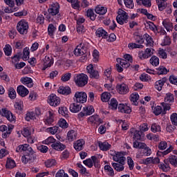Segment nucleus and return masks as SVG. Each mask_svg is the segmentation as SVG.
<instances>
[{
    "mask_svg": "<svg viewBox=\"0 0 177 177\" xmlns=\"http://www.w3.org/2000/svg\"><path fill=\"white\" fill-rule=\"evenodd\" d=\"M151 131L153 133H156L157 132H161V126H160L157 123H153L151 126Z\"/></svg>",
    "mask_w": 177,
    "mask_h": 177,
    "instance_id": "obj_46",
    "label": "nucleus"
},
{
    "mask_svg": "<svg viewBox=\"0 0 177 177\" xmlns=\"http://www.w3.org/2000/svg\"><path fill=\"white\" fill-rule=\"evenodd\" d=\"M6 56H12V46L10 44H6L3 48Z\"/></svg>",
    "mask_w": 177,
    "mask_h": 177,
    "instance_id": "obj_56",
    "label": "nucleus"
},
{
    "mask_svg": "<svg viewBox=\"0 0 177 177\" xmlns=\"http://www.w3.org/2000/svg\"><path fill=\"white\" fill-rule=\"evenodd\" d=\"M110 108L111 110H117L118 108V101H117V99L112 98L111 100L110 104H109Z\"/></svg>",
    "mask_w": 177,
    "mask_h": 177,
    "instance_id": "obj_43",
    "label": "nucleus"
},
{
    "mask_svg": "<svg viewBox=\"0 0 177 177\" xmlns=\"http://www.w3.org/2000/svg\"><path fill=\"white\" fill-rule=\"evenodd\" d=\"M17 92L19 96H21V97H26L28 93H30V91H28V89L26 88L23 85H19L17 88Z\"/></svg>",
    "mask_w": 177,
    "mask_h": 177,
    "instance_id": "obj_20",
    "label": "nucleus"
},
{
    "mask_svg": "<svg viewBox=\"0 0 177 177\" xmlns=\"http://www.w3.org/2000/svg\"><path fill=\"white\" fill-rule=\"evenodd\" d=\"M30 57V48L25 47L23 50V60L26 61L27 59Z\"/></svg>",
    "mask_w": 177,
    "mask_h": 177,
    "instance_id": "obj_58",
    "label": "nucleus"
},
{
    "mask_svg": "<svg viewBox=\"0 0 177 177\" xmlns=\"http://www.w3.org/2000/svg\"><path fill=\"white\" fill-rule=\"evenodd\" d=\"M55 142H56V139H55L53 136H50L47 139L43 141V143L44 145H53Z\"/></svg>",
    "mask_w": 177,
    "mask_h": 177,
    "instance_id": "obj_63",
    "label": "nucleus"
},
{
    "mask_svg": "<svg viewBox=\"0 0 177 177\" xmlns=\"http://www.w3.org/2000/svg\"><path fill=\"white\" fill-rule=\"evenodd\" d=\"M58 112L59 114H62L63 117H65V118H68L70 117V115H68L70 112H68V109H67V107L66 106L60 107Z\"/></svg>",
    "mask_w": 177,
    "mask_h": 177,
    "instance_id": "obj_35",
    "label": "nucleus"
},
{
    "mask_svg": "<svg viewBox=\"0 0 177 177\" xmlns=\"http://www.w3.org/2000/svg\"><path fill=\"white\" fill-rule=\"evenodd\" d=\"M142 153L144 157H149L151 155V149L146 145L144 148H142Z\"/></svg>",
    "mask_w": 177,
    "mask_h": 177,
    "instance_id": "obj_44",
    "label": "nucleus"
},
{
    "mask_svg": "<svg viewBox=\"0 0 177 177\" xmlns=\"http://www.w3.org/2000/svg\"><path fill=\"white\" fill-rule=\"evenodd\" d=\"M67 138L69 142H73L77 139V131L74 130H71L67 133Z\"/></svg>",
    "mask_w": 177,
    "mask_h": 177,
    "instance_id": "obj_34",
    "label": "nucleus"
},
{
    "mask_svg": "<svg viewBox=\"0 0 177 177\" xmlns=\"http://www.w3.org/2000/svg\"><path fill=\"white\" fill-rule=\"evenodd\" d=\"M52 149L57 151H63L66 147V145L60 142V141H55L54 144L51 145Z\"/></svg>",
    "mask_w": 177,
    "mask_h": 177,
    "instance_id": "obj_22",
    "label": "nucleus"
},
{
    "mask_svg": "<svg viewBox=\"0 0 177 177\" xmlns=\"http://www.w3.org/2000/svg\"><path fill=\"white\" fill-rule=\"evenodd\" d=\"M167 81H168V79L165 77L156 81L154 84L155 89H156V91H158V92L162 91V87L164 86V84L167 82Z\"/></svg>",
    "mask_w": 177,
    "mask_h": 177,
    "instance_id": "obj_15",
    "label": "nucleus"
},
{
    "mask_svg": "<svg viewBox=\"0 0 177 177\" xmlns=\"http://www.w3.org/2000/svg\"><path fill=\"white\" fill-rule=\"evenodd\" d=\"M86 16L88 19H90L91 21H95V20H96V17H97V15L95 14V11H93V9L92 8H89L86 10Z\"/></svg>",
    "mask_w": 177,
    "mask_h": 177,
    "instance_id": "obj_27",
    "label": "nucleus"
},
{
    "mask_svg": "<svg viewBox=\"0 0 177 177\" xmlns=\"http://www.w3.org/2000/svg\"><path fill=\"white\" fill-rule=\"evenodd\" d=\"M74 55L76 56H81L80 58V62L82 63H85L88 60V56H89V53L86 51V48L84 47L82 44H80L74 50Z\"/></svg>",
    "mask_w": 177,
    "mask_h": 177,
    "instance_id": "obj_4",
    "label": "nucleus"
},
{
    "mask_svg": "<svg viewBox=\"0 0 177 177\" xmlns=\"http://www.w3.org/2000/svg\"><path fill=\"white\" fill-rule=\"evenodd\" d=\"M145 39L147 44V46H154V41H153V38L151 37L150 35L145 33L144 34V40Z\"/></svg>",
    "mask_w": 177,
    "mask_h": 177,
    "instance_id": "obj_31",
    "label": "nucleus"
},
{
    "mask_svg": "<svg viewBox=\"0 0 177 177\" xmlns=\"http://www.w3.org/2000/svg\"><path fill=\"white\" fill-rule=\"evenodd\" d=\"M112 167L118 172H121L123 169H125V166H124V165L115 162L112 163Z\"/></svg>",
    "mask_w": 177,
    "mask_h": 177,
    "instance_id": "obj_41",
    "label": "nucleus"
},
{
    "mask_svg": "<svg viewBox=\"0 0 177 177\" xmlns=\"http://www.w3.org/2000/svg\"><path fill=\"white\" fill-rule=\"evenodd\" d=\"M150 63L151 65L154 66L155 67H157V66H158V64H160V59L155 55H153L150 60H149Z\"/></svg>",
    "mask_w": 177,
    "mask_h": 177,
    "instance_id": "obj_49",
    "label": "nucleus"
},
{
    "mask_svg": "<svg viewBox=\"0 0 177 177\" xmlns=\"http://www.w3.org/2000/svg\"><path fill=\"white\" fill-rule=\"evenodd\" d=\"M146 144L145 142H138V140H135V142H133V147L134 149H143L144 147H145Z\"/></svg>",
    "mask_w": 177,
    "mask_h": 177,
    "instance_id": "obj_55",
    "label": "nucleus"
},
{
    "mask_svg": "<svg viewBox=\"0 0 177 177\" xmlns=\"http://www.w3.org/2000/svg\"><path fill=\"white\" fill-rule=\"evenodd\" d=\"M86 71L87 73L89 74L90 78H93L94 80H99V72L95 69L92 64H89L88 66H87Z\"/></svg>",
    "mask_w": 177,
    "mask_h": 177,
    "instance_id": "obj_11",
    "label": "nucleus"
},
{
    "mask_svg": "<svg viewBox=\"0 0 177 177\" xmlns=\"http://www.w3.org/2000/svg\"><path fill=\"white\" fill-rule=\"evenodd\" d=\"M54 60L53 57L52 56H48L46 55L44 60V64H46L47 66H49L50 64V67L53 66Z\"/></svg>",
    "mask_w": 177,
    "mask_h": 177,
    "instance_id": "obj_48",
    "label": "nucleus"
},
{
    "mask_svg": "<svg viewBox=\"0 0 177 177\" xmlns=\"http://www.w3.org/2000/svg\"><path fill=\"white\" fill-rule=\"evenodd\" d=\"M26 121H30V120H37V116L34 111L28 112L26 113V116L25 117Z\"/></svg>",
    "mask_w": 177,
    "mask_h": 177,
    "instance_id": "obj_52",
    "label": "nucleus"
},
{
    "mask_svg": "<svg viewBox=\"0 0 177 177\" xmlns=\"http://www.w3.org/2000/svg\"><path fill=\"white\" fill-rule=\"evenodd\" d=\"M82 109V104L74 102L70 104L69 110L71 113H80Z\"/></svg>",
    "mask_w": 177,
    "mask_h": 177,
    "instance_id": "obj_21",
    "label": "nucleus"
},
{
    "mask_svg": "<svg viewBox=\"0 0 177 177\" xmlns=\"http://www.w3.org/2000/svg\"><path fill=\"white\" fill-rule=\"evenodd\" d=\"M57 30V28L56 26H55V25H53V24H50L48 26V34L49 37L53 38V37H55V32H56Z\"/></svg>",
    "mask_w": 177,
    "mask_h": 177,
    "instance_id": "obj_29",
    "label": "nucleus"
},
{
    "mask_svg": "<svg viewBox=\"0 0 177 177\" xmlns=\"http://www.w3.org/2000/svg\"><path fill=\"white\" fill-rule=\"evenodd\" d=\"M147 138L149 140H153V142H158L160 140V136L158 135L153 134L151 133L147 135Z\"/></svg>",
    "mask_w": 177,
    "mask_h": 177,
    "instance_id": "obj_50",
    "label": "nucleus"
},
{
    "mask_svg": "<svg viewBox=\"0 0 177 177\" xmlns=\"http://www.w3.org/2000/svg\"><path fill=\"white\" fill-rule=\"evenodd\" d=\"M111 99V94L109 92L102 93L101 95V100L104 102H107Z\"/></svg>",
    "mask_w": 177,
    "mask_h": 177,
    "instance_id": "obj_40",
    "label": "nucleus"
},
{
    "mask_svg": "<svg viewBox=\"0 0 177 177\" xmlns=\"http://www.w3.org/2000/svg\"><path fill=\"white\" fill-rule=\"evenodd\" d=\"M28 28V22L26 21V20L21 19L17 24V30L21 35L27 34Z\"/></svg>",
    "mask_w": 177,
    "mask_h": 177,
    "instance_id": "obj_5",
    "label": "nucleus"
},
{
    "mask_svg": "<svg viewBox=\"0 0 177 177\" xmlns=\"http://www.w3.org/2000/svg\"><path fill=\"white\" fill-rule=\"evenodd\" d=\"M175 102V95L171 93H166L165 96V103L171 104Z\"/></svg>",
    "mask_w": 177,
    "mask_h": 177,
    "instance_id": "obj_30",
    "label": "nucleus"
},
{
    "mask_svg": "<svg viewBox=\"0 0 177 177\" xmlns=\"http://www.w3.org/2000/svg\"><path fill=\"white\" fill-rule=\"evenodd\" d=\"M20 82L23 85H26L28 88H32L34 86V81L31 77H23L21 78Z\"/></svg>",
    "mask_w": 177,
    "mask_h": 177,
    "instance_id": "obj_19",
    "label": "nucleus"
},
{
    "mask_svg": "<svg viewBox=\"0 0 177 177\" xmlns=\"http://www.w3.org/2000/svg\"><path fill=\"white\" fill-rule=\"evenodd\" d=\"M58 93L61 95H64V96H67L71 93V88L69 86H61L57 90Z\"/></svg>",
    "mask_w": 177,
    "mask_h": 177,
    "instance_id": "obj_26",
    "label": "nucleus"
},
{
    "mask_svg": "<svg viewBox=\"0 0 177 177\" xmlns=\"http://www.w3.org/2000/svg\"><path fill=\"white\" fill-rule=\"evenodd\" d=\"M95 12L97 15H106V13H107V8L98 5L95 7Z\"/></svg>",
    "mask_w": 177,
    "mask_h": 177,
    "instance_id": "obj_28",
    "label": "nucleus"
},
{
    "mask_svg": "<svg viewBox=\"0 0 177 177\" xmlns=\"http://www.w3.org/2000/svg\"><path fill=\"white\" fill-rule=\"evenodd\" d=\"M162 26L165 27L168 32H169V31H172V29L174 28V25L172 24V23L168 22L166 20H164L162 21Z\"/></svg>",
    "mask_w": 177,
    "mask_h": 177,
    "instance_id": "obj_42",
    "label": "nucleus"
},
{
    "mask_svg": "<svg viewBox=\"0 0 177 177\" xmlns=\"http://www.w3.org/2000/svg\"><path fill=\"white\" fill-rule=\"evenodd\" d=\"M152 113H153L156 115H160V114L162 115V107L161 106H151Z\"/></svg>",
    "mask_w": 177,
    "mask_h": 177,
    "instance_id": "obj_37",
    "label": "nucleus"
},
{
    "mask_svg": "<svg viewBox=\"0 0 177 177\" xmlns=\"http://www.w3.org/2000/svg\"><path fill=\"white\" fill-rule=\"evenodd\" d=\"M156 73L158 74V75H164L168 73V69H167V68L165 66H160L156 68Z\"/></svg>",
    "mask_w": 177,
    "mask_h": 177,
    "instance_id": "obj_39",
    "label": "nucleus"
},
{
    "mask_svg": "<svg viewBox=\"0 0 177 177\" xmlns=\"http://www.w3.org/2000/svg\"><path fill=\"white\" fill-rule=\"evenodd\" d=\"M154 53V49L152 48H146L145 52L141 51L138 53V57L140 59H149V57H151Z\"/></svg>",
    "mask_w": 177,
    "mask_h": 177,
    "instance_id": "obj_12",
    "label": "nucleus"
},
{
    "mask_svg": "<svg viewBox=\"0 0 177 177\" xmlns=\"http://www.w3.org/2000/svg\"><path fill=\"white\" fill-rule=\"evenodd\" d=\"M45 165L47 168H50L51 167H55L56 165V160L48 159L45 162Z\"/></svg>",
    "mask_w": 177,
    "mask_h": 177,
    "instance_id": "obj_62",
    "label": "nucleus"
},
{
    "mask_svg": "<svg viewBox=\"0 0 177 177\" xmlns=\"http://www.w3.org/2000/svg\"><path fill=\"white\" fill-rule=\"evenodd\" d=\"M120 60V64L124 68H129L131 66V63L133 62V58L129 54H125L123 56V59H118Z\"/></svg>",
    "mask_w": 177,
    "mask_h": 177,
    "instance_id": "obj_7",
    "label": "nucleus"
},
{
    "mask_svg": "<svg viewBox=\"0 0 177 177\" xmlns=\"http://www.w3.org/2000/svg\"><path fill=\"white\" fill-rule=\"evenodd\" d=\"M84 145H85V140L80 139L74 143L73 147L77 151H81V150H84Z\"/></svg>",
    "mask_w": 177,
    "mask_h": 177,
    "instance_id": "obj_25",
    "label": "nucleus"
},
{
    "mask_svg": "<svg viewBox=\"0 0 177 177\" xmlns=\"http://www.w3.org/2000/svg\"><path fill=\"white\" fill-rule=\"evenodd\" d=\"M118 109L119 113H123L124 114H131L132 113L131 107L125 104H119Z\"/></svg>",
    "mask_w": 177,
    "mask_h": 177,
    "instance_id": "obj_17",
    "label": "nucleus"
},
{
    "mask_svg": "<svg viewBox=\"0 0 177 177\" xmlns=\"http://www.w3.org/2000/svg\"><path fill=\"white\" fill-rule=\"evenodd\" d=\"M129 49H143L145 46L142 44H137L136 43H129L128 44Z\"/></svg>",
    "mask_w": 177,
    "mask_h": 177,
    "instance_id": "obj_53",
    "label": "nucleus"
},
{
    "mask_svg": "<svg viewBox=\"0 0 177 177\" xmlns=\"http://www.w3.org/2000/svg\"><path fill=\"white\" fill-rule=\"evenodd\" d=\"M8 97L10 99H16V90L14 88L10 87L8 90Z\"/></svg>",
    "mask_w": 177,
    "mask_h": 177,
    "instance_id": "obj_60",
    "label": "nucleus"
},
{
    "mask_svg": "<svg viewBox=\"0 0 177 177\" xmlns=\"http://www.w3.org/2000/svg\"><path fill=\"white\" fill-rule=\"evenodd\" d=\"M44 15L48 21H53V20H59V19H62V14H60V4L57 2L52 3L48 9V12Z\"/></svg>",
    "mask_w": 177,
    "mask_h": 177,
    "instance_id": "obj_2",
    "label": "nucleus"
},
{
    "mask_svg": "<svg viewBox=\"0 0 177 177\" xmlns=\"http://www.w3.org/2000/svg\"><path fill=\"white\" fill-rule=\"evenodd\" d=\"M170 120L173 124V125H175L177 127V113H173L170 116Z\"/></svg>",
    "mask_w": 177,
    "mask_h": 177,
    "instance_id": "obj_64",
    "label": "nucleus"
},
{
    "mask_svg": "<svg viewBox=\"0 0 177 177\" xmlns=\"http://www.w3.org/2000/svg\"><path fill=\"white\" fill-rule=\"evenodd\" d=\"M48 103L50 106L56 107V106H59L60 104V97H57L55 94H51L48 97Z\"/></svg>",
    "mask_w": 177,
    "mask_h": 177,
    "instance_id": "obj_14",
    "label": "nucleus"
},
{
    "mask_svg": "<svg viewBox=\"0 0 177 177\" xmlns=\"http://www.w3.org/2000/svg\"><path fill=\"white\" fill-rule=\"evenodd\" d=\"M97 145L100 150H101L102 151H109V150L111 149V145L107 142V141H98Z\"/></svg>",
    "mask_w": 177,
    "mask_h": 177,
    "instance_id": "obj_18",
    "label": "nucleus"
},
{
    "mask_svg": "<svg viewBox=\"0 0 177 177\" xmlns=\"http://www.w3.org/2000/svg\"><path fill=\"white\" fill-rule=\"evenodd\" d=\"M156 3L158 4L160 12H162V10L167 8V4L164 0H156Z\"/></svg>",
    "mask_w": 177,
    "mask_h": 177,
    "instance_id": "obj_38",
    "label": "nucleus"
},
{
    "mask_svg": "<svg viewBox=\"0 0 177 177\" xmlns=\"http://www.w3.org/2000/svg\"><path fill=\"white\" fill-rule=\"evenodd\" d=\"M88 95H86V93L77 91L75 93L73 100L76 102V103H79V104H83V103L86 102V99Z\"/></svg>",
    "mask_w": 177,
    "mask_h": 177,
    "instance_id": "obj_8",
    "label": "nucleus"
},
{
    "mask_svg": "<svg viewBox=\"0 0 177 177\" xmlns=\"http://www.w3.org/2000/svg\"><path fill=\"white\" fill-rule=\"evenodd\" d=\"M147 23L148 27H149V30H151V31H153V32H154V34H157L158 32V29L157 28V26H156V24H154L153 22L148 21Z\"/></svg>",
    "mask_w": 177,
    "mask_h": 177,
    "instance_id": "obj_47",
    "label": "nucleus"
},
{
    "mask_svg": "<svg viewBox=\"0 0 177 177\" xmlns=\"http://www.w3.org/2000/svg\"><path fill=\"white\" fill-rule=\"evenodd\" d=\"M25 151V153L21 157V161L24 164H31L35 160V156L34 155V149L28 144L19 145L17 149V153H21Z\"/></svg>",
    "mask_w": 177,
    "mask_h": 177,
    "instance_id": "obj_1",
    "label": "nucleus"
},
{
    "mask_svg": "<svg viewBox=\"0 0 177 177\" xmlns=\"http://www.w3.org/2000/svg\"><path fill=\"white\" fill-rule=\"evenodd\" d=\"M15 167H16V162H15V160L8 158L6 164V168L7 169H13Z\"/></svg>",
    "mask_w": 177,
    "mask_h": 177,
    "instance_id": "obj_36",
    "label": "nucleus"
},
{
    "mask_svg": "<svg viewBox=\"0 0 177 177\" xmlns=\"http://www.w3.org/2000/svg\"><path fill=\"white\" fill-rule=\"evenodd\" d=\"M88 121L91 124H95L96 125H100L103 123V120L99 117V115H93L88 118Z\"/></svg>",
    "mask_w": 177,
    "mask_h": 177,
    "instance_id": "obj_23",
    "label": "nucleus"
},
{
    "mask_svg": "<svg viewBox=\"0 0 177 177\" xmlns=\"http://www.w3.org/2000/svg\"><path fill=\"white\" fill-rule=\"evenodd\" d=\"M14 107L17 111H23V109H24V105L23 104V101H19L15 102Z\"/></svg>",
    "mask_w": 177,
    "mask_h": 177,
    "instance_id": "obj_57",
    "label": "nucleus"
},
{
    "mask_svg": "<svg viewBox=\"0 0 177 177\" xmlns=\"http://www.w3.org/2000/svg\"><path fill=\"white\" fill-rule=\"evenodd\" d=\"M142 135H143L142 131L136 130L133 136V140H140L142 139Z\"/></svg>",
    "mask_w": 177,
    "mask_h": 177,
    "instance_id": "obj_54",
    "label": "nucleus"
},
{
    "mask_svg": "<svg viewBox=\"0 0 177 177\" xmlns=\"http://www.w3.org/2000/svg\"><path fill=\"white\" fill-rule=\"evenodd\" d=\"M88 80L89 77H88V75L84 73H81L76 77V78L75 79V82L77 86H79L80 88H82L83 86H85L86 84H88Z\"/></svg>",
    "mask_w": 177,
    "mask_h": 177,
    "instance_id": "obj_6",
    "label": "nucleus"
},
{
    "mask_svg": "<svg viewBox=\"0 0 177 177\" xmlns=\"http://www.w3.org/2000/svg\"><path fill=\"white\" fill-rule=\"evenodd\" d=\"M128 13L122 10L116 17V21L118 24H120V26H124V24L128 23Z\"/></svg>",
    "mask_w": 177,
    "mask_h": 177,
    "instance_id": "obj_9",
    "label": "nucleus"
},
{
    "mask_svg": "<svg viewBox=\"0 0 177 177\" xmlns=\"http://www.w3.org/2000/svg\"><path fill=\"white\" fill-rule=\"evenodd\" d=\"M91 159L93 160V167L94 166L96 169H100L102 165H100V160L96 157V156H92Z\"/></svg>",
    "mask_w": 177,
    "mask_h": 177,
    "instance_id": "obj_33",
    "label": "nucleus"
},
{
    "mask_svg": "<svg viewBox=\"0 0 177 177\" xmlns=\"http://www.w3.org/2000/svg\"><path fill=\"white\" fill-rule=\"evenodd\" d=\"M130 100L131 102H133V104H134V106H138V100H139V94H132L130 97Z\"/></svg>",
    "mask_w": 177,
    "mask_h": 177,
    "instance_id": "obj_59",
    "label": "nucleus"
},
{
    "mask_svg": "<svg viewBox=\"0 0 177 177\" xmlns=\"http://www.w3.org/2000/svg\"><path fill=\"white\" fill-rule=\"evenodd\" d=\"M0 113L2 117H6V118L8 120V121H10V122L16 121V116H15V115H13L10 111L7 110L6 108L2 109Z\"/></svg>",
    "mask_w": 177,
    "mask_h": 177,
    "instance_id": "obj_10",
    "label": "nucleus"
},
{
    "mask_svg": "<svg viewBox=\"0 0 177 177\" xmlns=\"http://www.w3.org/2000/svg\"><path fill=\"white\" fill-rule=\"evenodd\" d=\"M44 122L45 124L48 125V127H50V125H53V122H55V113L49 111L48 115L45 119Z\"/></svg>",
    "mask_w": 177,
    "mask_h": 177,
    "instance_id": "obj_24",
    "label": "nucleus"
},
{
    "mask_svg": "<svg viewBox=\"0 0 177 177\" xmlns=\"http://www.w3.org/2000/svg\"><path fill=\"white\" fill-rule=\"evenodd\" d=\"M83 164L88 167V168H92L93 167V160H92V156L91 158H87L83 160Z\"/></svg>",
    "mask_w": 177,
    "mask_h": 177,
    "instance_id": "obj_61",
    "label": "nucleus"
},
{
    "mask_svg": "<svg viewBox=\"0 0 177 177\" xmlns=\"http://www.w3.org/2000/svg\"><path fill=\"white\" fill-rule=\"evenodd\" d=\"M177 167V156L175 155H171L167 159L164 160V162L158 165V168L162 170L163 172H169L171 171V166Z\"/></svg>",
    "mask_w": 177,
    "mask_h": 177,
    "instance_id": "obj_3",
    "label": "nucleus"
},
{
    "mask_svg": "<svg viewBox=\"0 0 177 177\" xmlns=\"http://www.w3.org/2000/svg\"><path fill=\"white\" fill-rule=\"evenodd\" d=\"M95 35L97 38H102V39L109 38V33L103 28H98L95 32Z\"/></svg>",
    "mask_w": 177,
    "mask_h": 177,
    "instance_id": "obj_16",
    "label": "nucleus"
},
{
    "mask_svg": "<svg viewBox=\"0 0 177 177\" xmlns=\"http://www.w3.org/2000/svg\"><path fill=\"white\" fill-rule=\"evenodd\" d=\"M84 113H86V115H92L95 113V108L92 105H88L83 107Z\"/></svg>",
    "mask_w": 177,
    "mask_h": 177,
    "instance_id": "obj_32",
    "label": "nucleus"
},
{
    "mask_svg": "<svg viewBox=\"0 0 177 177\" xmlns=\"http://www.w3.org/2000/svg\"><path fill=\"white\" fill-rule=\"evenodd\" d=\"M173 149H174V147H172L171 145H170L169 147L167 150L163 151H158L156 154L158 157H161L162 156H167V154H169V153H171V151H172Z\"/></svg>",
    "mask_w": 177,
    "mask_h": 177,
    "instance_id": "obj_45",
    "label": "nucleus"
},
{
    "mask_svg": "<svg viewBox=\"0 0 177 177\" xmlns=\"http://www.w3.org/2000/svg\"><path fill=\"white\" fill-rule=\"evenodd\" d=\"M58 125L59 127H60V128H62V129H66L68 128V123H67V121L64 118H61L58 121Z\"/></svg>",
    "mask_w": 177,
    "mask_h": 177,
    "instance_id": "obj_51",
    "label": "nucleus"
},
{
    "mask_svg": "<svg viewBox=\"0 0 177 177\" xmlns=\"http://www.w3.org/2000/svg\"><path fill=\"white\" fill-rule=\"evenodd\" d=\"M116 91L120 95H127L129 92V88L125 83L118 84Z\"/></svg>",
    "mask_w": 177,
    "mask_h": 177,
    "instance_id": "obj_13",
    "label": "nucleus"
}]
</instances>
